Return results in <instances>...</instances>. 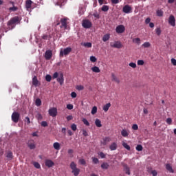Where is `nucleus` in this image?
I'll list each match as a JSON object with an SVG mask.
<instances>
[{
  "instance_id": "nucleus-1",
  "label": "nucleus",
  "mask_w": 176,
  "mask_h": 176,
  "mask_svg": "<svg viewBox=\"0 0 176 176\" xmlns=\"http://www.w3.org/2000/svg\"><path fill=\"white\" fill-rule=\"evenodd\" d=\"M21 23V17L19 16H14L8 21L7 23L8 27L10 28V30H13L14 28H16V25L17 24H20Z\"/></svg>"
},
{
  "instance_id": "nucleus-2",
  "label": "nucleus",
  "mask_w": 176,
  "mask_h": 176,
  "mask_svg": "<svg viewBox=\"0 0 176 176\" xmlns=\"http://www.w3.org/2000/svg\"><path fill=\"white\" fill-rule=\"evenodd\" d=\"M70 168L72 170V174H74V176L79 175L80 173V169H79V168L77 167V165L74 162H72L70 163Z\"/></svg>"
},
{
  "instance_id": "nucleus-3",
  "label": "nucleus",
  "mask_w": 176,
  "mask_h": 176,
  "mask_svg": "<svg viewBox=\"0 0 176 176\" xmlns=\"http://www.w3.org/2000/svg\"><path fill=\"white\" fill-rule=\"evenodd\" d=\"M72 52V48L68 47L64 50H60V57H64V56H68L69 53Z\"/></svg>"
},
{
  "instance_id": "nucleus-4",
  "label": "nucleus",
  "mask_w": 176,
  "mask_h": 176,
  "mask_svg": "<svg viewBox=\"0 0 176 176\" xmlns=\"http://www.w3.org/2000/svg\"><path fill=\"white\" fill-rule=\"evenodd\" d=\"M68 19L67 18H61L60 23H58L56 25H60V28L63 30H67V21Z\"/></svg>"
},
{
  "instance_id": "nucleus-5",
  "label": "nucleus",
  "mask_w": 176,
  "mask_h": 176,
  "mask_svg": "<svg viewBox=\"0 0 176 176\" xmlns=\"http://www.w3.org/2000/svg\"><path fill=\"white\" fill-rule=\"evenodd\" d=\"M11 119L14 123H18L19 120H20V114L17 111H14L12 113L11 116Z\"/></svg>"
},
{
  "instance_id": "nucleus-6",
  "label": "nucleus",
  "mask_w": 176,
  "mask_h": 176,
  "mask_svg": "<svg viewBox=\"0 0 176 176\" xmlns=\"http://www.w3.org/2000/svg\"><path fill=\"white\" fill-rule=\"evenodd\" d=\"M82 25L84 28H91V22L89 19H85L82 21Z\"/></svg>"
},
{
  "instance_id": "nucleus-7",
  "label": "nucleus",
  "mask_w": 176,
  "mask_h": 176,
  "mask_svg": "<svg viewBox=\"0 0 176 176\" xmlns=\"http://www.w3.org/2000/svg\"><path fill=\"white\" fill-rule=\"evenodd\" d=\"M48 113L50 116H52V118H56V116H57V108L52 107L49 109Z\"/></svg>"
},
{
  "instance_id": "nucleus-8",
  "label": "nucleus",
  "mask_w": 176,
  "mask_h": 176,
  "mask_svg": "<svg viewBox=\"0 0 176 176\" xmlns=\"http://www.w3.org/2000/svg\"><path fill=\"white\" fill-rule=\"evenodd\" d=\"M169 25L171 27H175V16L174 15L170 14L168 19Z\"/></svg>"
},
{
  "instance_id": "nucleus-9",
  "label": "nucleus",
  "mask_w": 176,
  "mask_h": 176,
  "mask_svg": "<svg viewBox=\"0 0 176 176\" xmlns=\"http://www.w3.org/2000/svg\"><path fill=\"white\" fill-rule=\"evenodd\" d=\"M111 47H116V49H122L123 47V45L120 41H116L114 43H110Z\"/></svg>"
},
{
  "instance_id": "nucleus-10",
  "label": "nucleus",
  "mask_w": 176,
  "mask_h": 176,
  "mask_svg": "<svg viewBox=\"0 0 176 176\" xmlns=\"http://www.w3.org/2000/svg\"><path fill=\"white\" fill-rule=\"evenodd\" d=\"M124 31H126V28H124V25H118L116 28V32H117V34H123Z\"/></svg>"
},
{
  "instance_id": "nucleus-11",
  "label": "nucleus",
  "mask_w": 176,
  "mask_h": 176,
  "mask_svg": "<svg viewBox=\"0 0 176 176\" xmlns=\"http://www.w3.org/2000/svg\"><path fill=\"white\" fill-rule=\"evenodd\" d=\"M131 10H133V8L129 5H125L122 8V12L126 14L131 13Z\"/></svg>"
},
{
  "instance_id": "nucleus-12",
  "label": "nucleus",
  "mask_w": 176,
  "mask_h": 176,
  "mask_svg": "<svg viewBox=\"0 0 176 176\" xmlns=\"http://www.w3.org/2000/svg\"><path fill=\"white\" fill-rule=\"evenodd\" d=\"M52 57H53V52H52V50H47L45 53V60H50Z\"/></svg>"
},
{
  "instance_id": "nucleus-13",
  "label": "nucleus",
  "mask_w": 176,
  "mask_h": 176,
  "mask_svg": "<svg viewBox=\"0 0 176 176\" xmlns=\"http://www.w3.org/2000/svg\"><path fill=\"white\" fill-rule=\"evenodd\" d=\"M45 164L46 167H49V168H50V167H53V166H54V162H53L52 160H46Z\"/></svg>"
},
{
  "instance_id": "nucleus-14",
  "label": "nucleus",
  "mask_w": 176,
  "mask_h": 176,
  "mask_svg": "<svg viewBox=\"0 0 176 176\" xmlns=\"http://www.w3.org/2000/svg\"><path fill=\"white\" fill-rule=\"evenodd\" d=\"M129 134H130V131L129 130L122 129L121 131V135H122V137H124L125 138L129 137Z\"/></svg>"
},
{
  "instance_id": "nucleus-15",
  "label": "nucleus",
  "mask_w": 176,
  "mask_h": 176,
  "mask_svg": "<svg viewBox=\"0 0 176 176\" xmlns=\"http://www.w3.org/2000/svg\"><path fill=\"white\" fill-rule=\"evenodd\" d=\"M57 82L60 83V86L64 84V75L63 74H60V76L57 78Z\"/></svg>"
},
{
  "instance_id": "nucleus-16",
  "label": "nucleus",
  "mask_w": 176,
  "mask_h": 176,
  "mask_svg": "<svg viewBox=\"0 0 176 176\" xmlns=\"http://www.w3.org/2000/svg\"><path fill=\"white\" fill-rule=\"evenodd\" d=\"M108 142H111V138L105 137L103 138L102 141H101L102 145H107Z\"/></svg>"
},
{
  "instance_id": "nucleus-17",
  "label": "nucleus",
  "mask_w": 176,
  "mask_h": 176,
  "mask_svg": "<svg viewBox=\"0 0 176 176\" xmlns=\"http://www.w3.org/2000/svg\"><path fill=\"white\" fill-rule=\"evenodd\" d=\"M110 151H116L118 149V144L113 142L109 146Z\"/></svg>"
},
{
  "instance_id": "nucleus-18",
  "label": "nucleus",
  "mask_w": 176,
  "mask_h": 176,
  "mask_svg": "<svg viewBox=\"0 0 176 176\" xmlns=\"http://www.w3.org/2000/svg\"><path fill=\"white\" fill-rule=\"evenodd\" d=\"M111 78H112V80L113 82H116V83H118V84L120 83V80L118 77H116V76L114 74H111Z\"/></svg>"
},
{
  "instance_id": "nucleus-19",
  "label": "nucleus",
  "mask_w": 176,
  "mask_h": 176,
  "mask_svg": "<svg viewBox=\"0 0 176 176\" xmlns=\"http://www.w3.org/2000/svg\"><path fill=\"white\" fill-rule=\"evenodd\" d=\"M109 108H111V103L109 102L103 106L102 109L104 112H108Z\"/></svg>"
},
{
  "instance_id": "nucleus-20",
  "label": "nucleus",
  "mask_w": 176,
  "mask_h": 176,
  "mask_svg": "<svg viewBox=\"0 0 176 176\" xmlns=\"http://www.w3.org/2000/svg\"><path fill=\"white\" fill-rule=\"evenodd\" d=\"M39 83V81L38 80V78H36V76H34L32 78V85L33 86H38V84Z\"/></svg>"
},
{
  "instance_id": "nucleus-21",
  "label": "nucleus",
  "mask_w": 176,
  "mask_h": 176,
  "mask_svg": "<svg viewBox=\"0 0 176 176\" xmlns=\"http://www.w3.org/2000/svg\"><path fill=\"white\" fill-rule=\"evenodd\" d=\"M166 168L169 173H174V169H173V166L170 164H166Z\"/></svg>"
},
{
  "instance_id": "nucleus-22",
  "label": "nucleus",
  "mask_w": 176,
  "mask_h": 176,
  "mask_svg": "<svg viewBox=\"0 0 176 176\" xmlns=\"http://www.w3.org/2000/svg\"><path fill=\"white\" fill-rule=\"evenodd\" d=\"M109 38H111V34H106L102 37L103 42H107V41H109Z\"/></svg>"
},
{
  "instance_id": "nucleus-23",
  "label": "nucleus",
  "mask_w": 176,
  "mask_h": 176,
  "mask_svg": "<svg viewBox=\"0 0 176 176\" xmlns=\"http://www.w3.org/2000/svg\"><path fill=\"white\" fill-rule=\"evenodd\" d=\"M124 171L127 175H130L131 173H130V168L127 166V165L124 166Z\"/></svg>"
},
{
  "instance_id": "nucleus-24",
  "label": "nucleus",
  "mask_w": 176,
  "mask_h": 176,
  "mask_svg": "<svg viewBox=\"0 0 176 176\" xmlns=\"http://www.w3.org/2000/svg\"><path fill=\"white\" fill-rule=\"evenodd\" d=\"M91 71H93V72H95L96 74H98V73L101 72V70L97 66H94V67H91Z\"/></svg>"
},
{
  "instance_id": "nucleus-25",
  "label": "nucleus",
  "mask_w": 176,
  "mask_h": 176,
  "mask_svg": "<svg viewBox=\"0 0 176 176\" xmlns=\"http://www.w3.org/2000/svg\"><path fill=\"white\" fill-rule=\"evenodd\" d=\"M32 5V1L27 0L25 3V7L27 9H31V6Z\"/></svg>"
},
{
  "instance_id": "nucleus-26",
  "label": "nucleus",
  "mask_w": 176,
  "mask_h": 176,
  "mask_svg": "<svg viewBox=\"0 0 176 176\" xmlns=\"http://www.w3.org/2000/svg\"><path fill=\"white\" fill-rule=\"evenodd\" d=\"M53 147H54V148H55L56 151H60V143L54 142L53 144Z\"/></svg>"
},
{
  "instance_id": "nucleus-27",
  "label": "nucleus",
  "mask_w": 176,
  "mask_h": 176,
  "mask_svg": "<svg viewBox=\"0 0 176 176\" xmlns=\"http://www.w3.org/2000/svg\"><path fill=\"white\" fill-rule=\"evenodd\" d=\"M101 167L103 170H108L109 164H108L107 162H104L102 164Z\"/></svg>"
},
{
  "instance_id": "nucleus-28",
  "label": "nucleus",
  "mask_w": 176,
  "mask_h": 176,
  "mask_svg": "<svg viewBox=\"0 0 176 176\" xmlns=\"http://www.w3.org/2000/svg\"><path fill=\"white\" fill-rule=\"evenodd\" d=\"M95 124L96 127H102V124H101V120H100L99 119L96 120Z\"/></svg>"
},
{
  "instance_id": "nucleus-29",
  "label": "nucleus",
  "mask_w": 176,
  "mask_h": 176,
  "mask_svg": "<svg viewBox=\"0 0 176 176\" xmlns=\"http://www.w3.org/2000/svg\"><path fill=\"white\" fill-rule=\"evenodd\" d=\"M28 146L30 149H35L36 148L35 143L34 142L28 143Z\"/></svg>"
},
{
  "instance_id": "nucleus-30",
  "label": "nucleus",
  "mask_w": 176,
  "mask_h": 176,
  "mask_svg": "<svg viewBox=\"0 0 176 176\" xmlns=\"http://www.w3.org/2000/svg\"><path fill=\"white\" fill-rule=\"evenodd\" d=\"M156 13L158 17H163V14L164 12L162 10H157Z\"/></svg>"
},
{
  "instance_id": "nucleus-31",
  "label": "nucleus",
  "mask_w": 176,
  "mask_h": 176,
  "mask_svg": "<svg viewBox=\"0 0 176 176\" xmlns=\"http://www.w3.org/2000/svg\"><path fill=\"white\" fill-rule=\"evenodd\" d=\"M122 146H124V148H125V149H126L127 151H130L131 147L129 146V144H127V143L123 142H122Z\"/></svg>"
},
{
  "instance_id": "nucleus-32",
  "label": "nucleus",
  "mask_w": 176,
  "mask_h": 176,
  "mask_svg": "<svg viewBox=\"0 0 176 176\" xmlns=\"http://www.w3.org/2000/svg\"><path fill=\"white\" fill-rule=\"evenodd\" d=\"M133 42L134 43H137L138 45H140V43H141V38H133Z\"/></svg>"
},
{
  "instance_id": "nucleus-33",
  "label": "nucleus",
  "mask_w": 176,
  "mask_h": 176,
  "mask_svg": "<svg viewBox=\"0 0 176 176\" xmlns=\"http://www.w3.org/2000/svg\"><path fill=\"white\" fill-rule=\"evenodd\" d=\"M36 105L37 107H41V105H42V100H41V99H39V98H37L36 100Z\"/></svg>"
},
{
  "instance_id": "nucleus-34",
  "label": "nucleus",
  "mask_w": 176,
  "mask_h": 176,
  "mask_svg": "<svg viewBox=\"0 0 176 176\" xmlns=\"http://www.w3.org/2000/svg\"><path fill=\"white\" fill-rule=\"evenodd\" d=\"M142 46L144 48L151 47V43L150 42H145L144 44H142Z\"/></svg>"
},
{
  "instance_id": "nucleus-35",
  "label": "nucleus",
  "mask_w": 176,
  "mask_h": 176,
  "mask_svg": "<svg viewBox=\"0 0 176 176\" xmlns=\"http://www.w3.org/2000/svg\"><path fill=\"white\" fill-rule=\"evenodd\" d=\"M155 32L158 36H160V34H162V30L160 29V28H157L155 29Z\"/></svg>"
},
{
  "instance_id": "nucleus-36",
  "label": "nucleus",
  "mask_w": 176,
  "mask_h": 176,
  "mask_svg": "<svg viewBox=\"0 0 176 176\" xmlns=\"http://www.w3.org/2000/svg\"><path fill=\"white\" fill-rule=\"evenodd\" d=\"M91 113L92 115H96V113H97V107L94 106L93 108H92V110L91 111Z\"/></svg>"
},
{
  "instance_id": "nucleus-37",
  "label": "nucleus",
  "mask_w": 176,
  "mask_h": 176,
  "mask_svg": "<svg viewBox=\"0 0 176 176\" xmlns=\"http://www.w3.org/2000/svg\"><path fill=\"white\" fill-rule=\"evenodd\" d=\"M108 10H109V7L108 6H103L102 7V12H108Z\"/></svg>"
},
{
  "instance_id": "nucleus-38",
  "label": "nucleus",
  "mask_w": 176,
  "mask_h": 176,
  "mask_svg": "<svg viewBox=\"0 0 176 176\" xmlns=\"http://www.w3.org/2000/svg\"><path fill=\"white\" fill-rule=\"evenodd\" d=\"M92 162L94 164H98L100 163V161L98 160V158L92 157Z\"/></svg>"
},
{
  "instance_id": "nucleus-39",
  "label": "nucleus",
  "mask_w": 176,
  "mask_h": 176,
  "mask_svg": "<svg viewBox=\"0 0 176 176\" xmlns=\"http://www.w3.org/2000/svg\"><path fill=\"white\" fill-rule=\"evenodd\" d=\"M144 148L142 147V145L141 144H138L137 146H136V151H138V152H141V151H142Z\"/></svg>"
},
{
  "instance_id": "nucleus-40",
  "label": "nucleus",
  "mask_w": 176,
  "mask_h": 176,
  "mask_svg": "<svg viewBox=\"0 0 176 176\" xmlns=\"http://www.w3.org/2000/svg\"><path fill=\"white\" fill-rule=\"evenodd\" d=\"M82 122L84 123V124H85V126H90V123L86 118H83Z\"/></svg>"
},
{
  "instance_id": "nucleus-41",
  "label": "nucleus",
  "mask_w": 176,
  "mask_h": 176,
  "mask_svg": "<svg viewBox=\"0 0 176 176\" xmlns=\"http://www.w3.org/2000/svg\"><path fill=\"white\" fill-rule=\"evenodd\" d=\"M6 157H8V159H13V153L12 152H8Z\"/></svg>"
},
{
  "instance_id": "nucleus-42",
  "label": "nucleus",
  "mask_w": 176,
  "mask_h": 176,
  "mask_svg": "<svg viewBox=\"0 0 176 176\" xmlns=\"http://www.w3.org/2000/svg\"><path fill=\"white\" fill-rule=\"evenodd\" d=\"M45 80L47 82H50L52 80V76H50V74H47L45 76Z\"/></svg>"
},
{
  "instance_id": "nucleus-43",
  "label": "nucleus",
  "mask_w": 176,
  "mask_h": 176,
  "mask_svg": "<svg viewBox=\"0 0 176 176\" xmlns=\"http://www.w3.org/2000/svg\"><path fill=\"white\" fill-rule=\"evenodd\" d=\"M76 90H78L79 91H80V90H83L85 89V87H83V85H77L76 87Z\"/></svg>"
},
{
  "instance_id": "nucleus-44",
  "label": "nucleus",
  "mask_w": 176,
  "mask_h": 176,
  "mask_svg": "<svg viewBox=\"0 0 176 176\" xmlns=\"http://www.w3.org/2000/svg\"><path fill=\"white\" fill-rule=\"evenodd\" d=\"M79 163L82 166H86V160H85V159H80Z\"/></svg>"
},
{
  "instance_id": "nucleus-45",
  "label": "nucleus",
  "mask_w": 176,
  "mask_h": 176,
  "mask_svg": "<svg viewBox=\"0 0 176 176\" xmlns=\"http://www.w3.org/2000/svg\"><path fill=\"white\" fill-rule=\"evenodd\" d=\"M98 155L100 156L101 159H105L107 155H105L103 152H100Z\"/></svg>"
},
{
  "instance_id": "nucleus-46",
  "label": "nucleus",
  "mask_w": 176,
  "mask_h": 176,
  "mask_svg": "<svg viewBox=\"0 0 176 176\" xmlns=\"http://www.w3.org/2000/svg\"><path fill=\"white\" fill-rule=\"evenodd\" d=\"M71 129H72V130H73V131H76L78 127L76 126V124H72L71 125Z\"/></svg>"
},
{
  "instance_id": "nucleus-47",
  "label": "nucleus",
  "mask_w": 176,
  "mask_h": 176,
  "mask_svg": "<svg viewBox=\"0 0 176 176\" xmlns=\"http://www.w3.org/2000/svg\"><path fill=\"white\" fill-rule=\"evenodd\" d=\"M83 46H85V47H91L92 44L91 43H84Z\"/></svg>"
},
{
  "instance_id": "nucleus-48",
  "label": "nucleus",
  "mask_w": 176,
  "mask_h": 176,
  "mask_svg": "<svg viewBox=\"0 0 176 176\" xmlns=\"http://www.w3.org/2000/svg\"><path fill=\"white\" fill-rule=\"evenodd\" d=\"M90 61H91V63H96V61H97V58H96V56H90Z\"/></svg>"
},
{
  "instance_id": "nucleus-49",
  "label": "nucleus",
  "mask_w": 176,
  "mask_h": 176,
  "mask_svg": "<svg viewBox=\"0 0 176 176\" xmlns=\"http://www.w3.org/2000/svg\"><path fill=\"white\" fill-rule=\"evenodd\" d=\"M9 10H10V12H16V10H17V7H14V6L10 7V8H9Z\"/></svg>"
},
{
  "instance_id": "nucleus-50",
  "label": "nucleus",
  "mask_w": 176,
  "mask_h": 176,
  "mask_svg": "<svg viewBox=\"0 0 176 176\" xmlns=\"http://www.w3.org/2000/svg\"><path fill=\"white\" fill-rule=\"evenodd\" d=\"M34 166L36 168H41V164L38 162H34Z\"/></svg>"
},
{
  "instance_id": "nucleus-51",
  "label": "nucleus",
  "mask_w": 176,
  "mask_h": 176,
  "mask_svg": "<svg viewBox=\"0 0 176 176\" xmlns=\"http://www.w3.org/2000/svg\"><path fill=\"white\" fill-rule=\"evenodd\" d=\"M170 61H171V64H173V65L176 67V59L173 58H171Z\"/></svg>"
},
{
  "instance_id": "nucleus-52",
  "label": "nucleus",
  "mask_w": 176,
  "mask_h": 176,
  "mask_svg": "<svg viewBox=\"0 0 176 176\" xmlns=\"http://www.w3.org/2000/svg\"><path fill=\"white\" fill-rule=\"evenodd\" d=\"M129 67H131L132 68H137V64H135L134 63H130Z\"/></svg>"
},
{
  "instance_id": "nucleus-53",
  "label": "nucleus",
  "mask_w": 176,
  "mask_h": 176,
  "mask_svg": "<svg viewBox=\"0 0 176 176\" xmlns=\"http://www.w3.org/2000/svg\"><path fill=\"white\" fill-rule=\"evenodd\" d=\"M41 126L43 127H47V122L46 121H42L41 122Z\"/></svg>"
},
{
  "instance_id": "nucleus-54",
  "label": "nucleus",
  "mask_w": 176,
  "mask_h": 176,
  "mask_svg": "<svg viewBox=\"0 0 176 176\" xmlns=\"http://www.w3.org/2000/svg\"><path fill=\"white\" fill-rule=\"evenodd\" d=\"M67 109H70V110L74 109V105L72 104H67Z\"/></svg>"
},
{
  "instance_id": "nucleus-55",
  "label": "nucleus",
  "mask_w": 176,
  "mask_h": 176,
  "mask_svg": "<svg viewBox=\"0 0 176 176\" xmlns=\"http://www.w3.org/2000/svg\"><path fill=\"white\" fill-rule=\"evenodd\" d=\"M25 122H26V123L28 124H30V123H31V120H30V117H25Z\"/></svg>"
},
{
  "instance_id": "nucleus-56",
  "label": "nucleus",
  "mask_w": 176,
  "mask_h": 176,
  "mask_svg": "<svg viewBox=\"0 0 176 176\" xmlns=\"http://www.w3.org/2000/svg\"><path fill=\"white\" fill-rule=\"evenodd\" d=\"M132 129L133 130H138V125L137 124H133Z\"/></svg>"
},
{
  "instance_id": "nucleus-57",
  "label": "nucleus",
  "mask_w": 176,
  "mask_h": 176,
  "mask_svg": "<svg viewBox=\"0 0 176 176\" xmlns=\"http://www.w3.org/2000/svg\"><path fill=\"white\" fill-rule=\"evenodd\" d=\"M166 123L168 124L169 125L171 124V123H173V120L170 118H167Z\"/></svg>"
},
{
  "instance_id": "nucleus-58",
  "label": "nucleus",
  "mask_w": 176,
  "mask_h": 176,
  "mask_svg": "<svg viewBox=\"0 0 176 176\" xmlns=\"http://www.w3.org/2000/svg\"><path fill=\"white\" fill-rule=\"evenodd\" d=\"M78 95L76 94V92H72L71 93V97H72V98H76V96H77Z\"/></svg>"
},
{
  "instance_id": "nucleus-59",
  "label": "nucleus",
  "mask_w": 176,
  "mask_h": 176,
  "mask_svg": "<svg viewBox=\"0 0 176 176\" xmlns=\"http://www.w3.org/2000/svg\"><path fill=\"white\" fill-rule=\"evenodd\" d=\"M53 79H56L57 78H58V72H55L53 76H52Z\"/></svg>"
},
{
  "instance_id": "nucleus-60",
  "label": "nucleus",
  "mask_w": 176,
  "mask_h": 176,
  "mask_svg": "<svg viewBox=\"0 0 176 176\" xmlns=\"http://www.w3.org/2000/svg\"><path fill=\"white\" fill-rule=\"evenodd\" d=\"M82 135L84 137H87L89 134L87 133V131L86 130H82Z\"/></svg>"
},
{
  "instance_id": "nucleus-61",
  "label": "nucleus",
  "mask_w": 176,
  "mask_h": 176,
  "mask_svg": "<svg viewBox=\"0 0 176 176\" xmlns=\"http://www.w3.org/2000/svg\"><path fill=\"white\" fill-rule=\"evenodd\" d=\"M144 64L143 60H138V65H142Z\"/></svg>"
},
{
  "instance_id": "nucleus-62",
  "label": "nucleus",
  "mask_w": 176,
  "mask_h": 176,
  "mask_svg": "<svg viewBox=\"0 0 176 176\" xmlns=\"http://www.w3.org/2000/svg\"><path fill=\"white\" fill-rule=\"evenodd\" d=\"M111 3H113V5H116L119 3V0H111Z\"/></svg>"
},
{
  "instance_id": "nucleus-63",
  "label": "nucleus",
  "mask_w": 176,
  "mask_h": 176,
  "mask_svg": "<svg viewBox=\"0 0 176 176\" xmlns=\"http://www.w3.org/2000/svg\"><path fill=\"white\" fill-rule=\"evenodd\" d=\"M67 120L69 121V120H72L74 119V117L72 116H68L66 118Z\"/></svg>"
},
{
  "instance_id": "nucleus-64",
  "label": "nucleus",
  "mask_w": 176,
  "mask_h": 176,
  "mask_svg": "<svg viewBox=\"0 0 176 176\" xmlns=\"http://www.w3.org/2000/svg\"><path fill=\"white\" fill-rule=\"evenodd\" d=\"M151 174L153 176H157V172L155 170H152Z\"/></svg>"
}]
</instances>
